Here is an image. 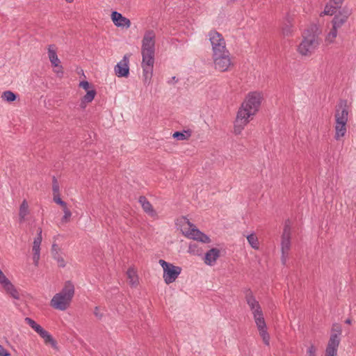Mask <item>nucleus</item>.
I'll return each mask as SVG.
<instances>
[{
	"label": "nucleus",
	"mask_w": 356,
	"mask_h": 356,
	"mask_svg": "<svg viewBox=\"0 0 356 356\" xmlns=\"http://www.w3.org/2000/svg\"><path fill=\"white\" fill-rule=\"evenodd\" d=\"M246 301L252 314L259 336L261 337L263 342L266 346H269L270 335L268 332L267 325L261 305L251 292L246 295Z\"/></svg>",
	"instance_id": "f257e3e1"
},
{
	"label": "nucleus",
	"mask_w": 356,
	"mask_h": 356,
	"mask_svg": "<svg viewBox=\"0 0 356 356\" xmlns=\"http://www.w3.org/2000/svg\"><path fill=\"white\" fill-rule=\"evenodd\" d=\"M74 295V285L67 282L63 289L52 297L50 306L56 310L65 311L70 308Z\"/></svg>",
	"instance_id": "f03ea898"
},
{
	"label": "nucleus",
	"mask_w": 356,
	"mask_h": 356,
	"mask_svg": "<svg viewBox=\"0 0 356 356\" xmlns=\"http://www.w3.org/2000/svg\"><path fill=\"white\" fill-rule=\"evenodd\" d=\"M316 27H312L302 33V40L298 47V51L304 56L312 55L320 44Z\"/></svg>",
	"instance_id": "7ed1b4c3"
},
{
	"label": "nucleus",
	"mask_w": 356,
	"mask_h": 356,
	"mask_svg": "<svg viewBox=\"0 0 356 356\" xmlns=\"http://www.w3.org/2000/svg\"><path fill=\"white\" fill-rule=\"evenodd\" d=\"M262 99L263 95L261 92H249L239 108L238 113L240 116L242 115L243 118L246 117L250 120L258 112Z\"/></svg>",
	"instance_id": "20e7f679"
},
{
	"label": "nucleus",
	"mask_w": 356,
	"mask_h": 356,
	"mask_svg": "<svg viewBox=\"0 0 356 356\" xmlns=\"http://www.w3.org/2000/svg\"><path fill=\"white\" fill-rule=\"evenodd\" d=\"M176 225L180 227L182 234L187 238L204 243H209L211 240L208 236L200 232L195 225L186 217H181L176 220Z\"/></svg>",
	"instance_id": "39448f33"
},
{
	"label": "nucleus",
	"mask_w": 356,
	"mask_h": 356,
	"mask_svg": "<svg viewBox=\"0 0 356 356\" xmlns=\"http://www.w3.org/2000/svg\"><path fill=\"white\" fill-rule=\"evenodd\" d=\"M348 111L346 103L341 102L336 108L335 118V136L339 140L343 137L347 131L346 124L348 122Z\"/></svg>",
	"instance_id": "423d86ee"
},
{
	"label": "nucleus",
	"mask_w": 356,
	"mask_h": 356,
	"mask_svg": "<svg viewBox=\"0 0 356 356\" xmlns=\"http://www.w3.org/2000/svg\"><path fill=\"white\" fill-rule=\"evenodd\" d=\"M155 40L154 31L153 30L146 31L142 40V61H154Z\"/></svg>",
	"instance_id": "0eeeda50"
},
{
	"label": "nucleus",
	"mask_w": 356,
	"mask_h": 356,
	"mask_svg": "<svg viewBox=\"0 0 356 356\" xmlns=\"http://www.w3.org/2000/svg\"><path fill=\"white\" fill-rule=\"evenodd\" d=\"M212 58L215 70L220 72H227L234 66L229 51L213 54Z\"/></svg>",
	"instance_id": "6e6552de"
},
{
	"label": "nucleus",
	"mask_w": 356,
	"mask_h": 356,
	"mask_svg": "<svg viewBox=\"0 0 356 356\" xmlns=\"http://www.w3.org/2000/svg\"><path fill=\"white\" fill-rule=\"evenodd\" d=\"M291 221L286 220L284 222L283 232L281 237V250L282 264L286 265V259L291 249Z\"/></svg>",
	"instance_id": "1a4fd4ad"
},
{
	"label": "nucleus",
	"mask_w": 356,
	"mask_h": 356,
	"mask_svg": "<svg viewBox=\"0 0 356 356\" xmlns=\"http://www.w3.org/2000/svg\"><path fill=\"white\" fill-rule=\"evenodd\" d=\"M209 38L212 47L213 54L227 51L225 40L220 33L212 30L209 33Z\"/></svg>",
	"instance_id": "9d476101"
},
{
	"label": "nucleus",
	"mask_w": 356,
	"mask_h": 356,
	"mask_svg": "<svg viewBox=\"0 0 356 356\" xmlns=\"http://www.w3.org/2000/svg\"><path fill=\"white\" fill-rule=\"evenodd\" d=\"M0 284H1L6 292L12 298L16 300L20 298L19 293L13 284L6 277L3 273L0 270Z\"/></svg>",
	"instance_id": "9b49d317"
},
{
	"label": "nucleus",
	"mask_w": 356,
	"mask_h": 356,
	"mask_svg": "<svg viewBox=\"0 0 356 356\" xmlns=\"http://www.w3.org/2000/svg\"><path fill=\"white\" fill-rule=\"evenodd\" d=\"M351 14V10L346 6L343 7L336 15L332 21V26L337 29H340L347 21L348 17Z\"/></svg>",
	"instance_id": "f8f14e48"
},
{
	"label": "nucleus",
	"mask_w": 356,
	"mask_h": 356,
	"mask_svg": "<svg viewBox=\"0 0 356 356\" xmlns=\"http://www.w3.org/2000/svg\"><path fill=\"white\" fill-rule=\"evenodd\" d=\"M42 228H38L37 236L34 238L32 247L33 261L35 266L38 265L40 259V244L42 242Z\"/></svg>",
	"instance_id": "ddd939ff"
},
{
	"label": "nucleus",
	"mask_w": 356,
	"mask_h": 356,
	"mask_svg": "<svg viewBox=\"0 0 356 356\" xmlns=\"http://www.w3.org/2000/svg\"><path fill=\"white\" fill-rule=\"evenodd\" d=\"M129 56L124 55L122 60L115 67V74L118 77H127L129 74Z\"/></svg>",
	"instance_id": "4468645a"
},
{
	"label": "nucleus",
	"mask_w": 356,
	"mask_h": 356,
	"mask_svg": "<svg viewBox=\"0 0 356 356\" xmlns=\"http://www.w3.org/2000/svg\"><path fill=\"white\" fill-rule=\"evenodd\" d=\"M154 61H142V67L143 70V82L145 85H149L151 83L152 74H153V67Z\"/></svg>",
	"instance_id": "2eb2a0df"
},
{
	"label": "nucleus",
	"mask_w": 356,
	"mask_h": 356,
	"mask_svg": "<svg viewBox=\"0 0 356 356\" xmlns=\"http://www.w3.org/2000/svg\"><path fill=\"white\" fill-rule=\"evenodd\" d=\"M339 345V340L337 336H332L328 341L325 356H337V350Z\"/></svg>",
	"instance_id": "dca6fc26"
},
{
	"label": "nucleus",
	"mask_w": 356,
	"mask_h": 356,
	"mask_svg": "<svg viewBox=\"0 0 356 356\" xmlns=\"http://www.w3.org/2000/svg\"><path fill=\"white\" fill-rule=\"evenodd\" d=\"M111 19L116 26L129 28L131 26V21L117 11L112 13Z\"/></svg>",
	"instance_id": "f3484780"
},
{
	"label": "nucleus",
	"mask_w": 356,
	"mask_h": 356,
	"mask_svg": "<svg viewBox=\"0 0 356 356\" xmlns=\"http://www.w3.org/2000/svg\"><path fill=\"white\" fill-rule=\"evenodd\" d=\"M181 273V268H163V279L167 284L175 281Z\"/></svg>",
	"instance_id": "a211bd4d"
},
{
	"label": "nucleus",
	"mask_w": 356,
	"mask_h": 356,
	"mask_svg": "<svg viewBox=\"0 0 356 356\" xmlns=\"http://www.w3.org/2000/svg\"><path fill=\"white\" fill-rule=\"evenodd\" d=\"M48 57L51 65L54 67H60V60L58 58L56 53V47L54 44L48 46Z\"/></svg>",
	"instance_id": "6ab92c4d"
},
{
	"label": "nucleus",
	"mask_w": 356,
	"mask_h": 356,
	"mask_svg": "<svg viewBox=\"0 0 356 356\" xmlns=\"http://www.w3.org/2000/svg\"><path fill=\"white\" fill-rule=\"evenodd\" d=\"M139 202L141 204L143 209L151 217H156L157 213L153 209L151 203L147 200V198L144 196H140L139 197Z\"/></svg>",
	"instance_id": "aec40b11"
},
{
	"label": "nucleus",
	"mask_w": 356,
	"mask_h": 356,
	"mask_svg": "<svg viewBox=\"0 0 356 356\" xmlns=\"http://www.w3.org/2000/svg\"><path fill=\"white\" fill-rule=\"evenodd\" d=\"M250 122V119L246 117L240 116V114L237 113L236 119L234 124V133L236 134H240L241 131L243 129L245 126Z\"/></svg>",
	"instance_id": "412c9836"
},
{
	"label": "nucleus",
	"mask_w": 356,
	"mask_h": 356,
	"mask_svg": "<svg viewBox=\"0 0 356 356\" xmlns=\"http://www.w3.org/2000/svg\"><path fill=\"white\" fill-rule=\"evenodd\" d=\"M51 253L53 254L54 258L57 260L58 266L59 267H65L67 263L64 259V257L61 252H60V250L58 246L56 244H53L51 247Z\"/></svg>",
	"instance_id": "4be33fe9"
},
{
	"label": "nucleus",
	"mask_w": 356,
	"mask_h": 356,
	"mask_svg": "<svg viewBox=\"0 0 356 356\" xmlns=\"http://www.w3.org/2000/svg\"><path fill=\"white\" fill-rule=\"evenodd\" d=\"M220 252L216 248H212L208 251L204 257V261L207 265L212 266L219 257Z\"/></svg>",
	"instance_id": "5701e85b"
},
{
	"label": "nucleus",
	"mask_w": 356,
	"mask_h": 356,
	"mask_svg": "<svg viewBox=\"0 0 356 356\" xmlns=\"http://www.w3.org/2000/svg\"><path fill=\"white\" fill-rule=\"evenodd\" d=\"M127 275L129 284L133 286H136L138 284L139 279L135 268H129Z\"/></svg>",
	"instance_id": "b1692460"
},
{
	"label": "nucleus",
	"mask_w": 356,
	"mask_h": 356,
	"mask_svg": "<svg viewBox=\"0 0 356 356\" xmlns=\"http://www.w3.org/2000/svg\"><path fill=\"white\" fill-rule=\"evenodd\" d=\"M40 336L43 339L45 344H49L54 348H57L56 341L47 331L44 330L42 333H40Z\"/></svg>",
	"instance_id": "393cba45"
},
{
	"label": "nucleus",
	"mask_w": 356,
	"mask_h": 356,
	"mask_svg": "<svg viewBox=\"0 0 356 356\" xmlns=\"http://www.w3.org/2000/svg\"><path fill=\"white\" fill-rule=\"evenodd\" d=\"M29 205L27 202L24 200L19 207V216L20 222H22L25 220V217L29 214Z\"/></svg>",
	"instance_id": "a878e982"
},
{
	"label": "nucleus",
	"mask_w": 356,
	"mask_h": 356,
	"mask_svg": "<svg viewBox=\"0 0 356 356\" xmlns=\"http://www.w3.org/2000/svg\"><path fill=\"white\" fill-rule=\"evenodd\" d=\"M247 240L250 245L254 250H258L259 248V242L258 237L254 233L250 234L247 236Z\"/></svg>",
	"instance_id": "bb28decb"
},
{
	"label": "nucleus",
	"mask_w": 356,
	"mask_h": 356,
	"mask_svg": "<svg viewBox=\"0 0 356 356\" xmlns=\"http://www.w3.org/2000/svg\"><path fill=\"white\" fill-rule=\"evenodd\" d=\"M95 95H96V91L95 90L92 89V90H88L86 95L83 96V97L81 100V106L85 107V105H84L85 103L91 102L94 99Z\"/></svg>",
	"instance_id": "cd10ccee"
},
{
	"label": "nucleus",
	"mask_w": 356,
	"mask_h": 356,
	"mask_svg": "<svg viewBox=\"0 0 356 356\" xmlns=\"http://www.w3.org/2000/svg\"><path fill=\"white\" fill-rule=\"evenodd\" d=\"M287 24H284L282 28V32L284 35L289 36L291 35L293 33V26L291 24V18L289 16H287L286 18Z\"/></svg>",
	"instance_id": "c85d7f7f"
},
{
	"label": "nucleus",
	"mask_w": 356,
	"mask_h": 356,
	"mask_svg": "<svg viewBox=\"0 0 356 356\" xmlns=\"http://www.w3.org/2000/svg\"><path fill=\"white\" fill-rule=\"evenodd\" d=\"M338 29L333 27L330 29V32L325 38V42L327 44H332L334 42L335 38L337 36Z\"/></svg>",
	"instance_id": "c756f323"
},
{
	"label": "nucleus",
	"mask_w": 356,
	"mask_h": 356,
	"mask_svg": "<svg viewBox=\"0 0 356 356\" xmlns=\"http://www.w3.org/2000/svg\"><path fill=\"white\" fill-rule=\"evenodd\" d=\"M172 136L179 140H184L190 138L191 133L189 131H184L183 132L176 131L173 134Z\"/></svg>",
	"instance_id": "7c9ffc66"
},
{
	"label": "nucleus",
	"mask_w": 356,
	"mask_h": 356,
	"mask_svg": "<svg viewBox=\"0 0 356 356\" xmlns=\"http://www.w3.org/2000/svg\"><path fill=\"white\" fill-rule=\"evenodd\" d=\"M1 98L4 100V101H6L8 102H14L16 98H17V96L12 91L10 90H7V91H5L2 93L1 95Z\"/></svg>",
	"instance_id": "2f4dec72"
},
{
	"label": "nucleus",
	"mask_w": 356,
	"mask_h": 356,
	"mask_svg": "<svg viewBox=\"0 0 356 356\" xmlns=\"http://www.w3.org/2000/svg\"><path fill=\"white\" fill-rule=\"evenodd\" d=\"M337 11V8L330 1L326 4L323 14L325 15H332Z\"/></svg>",
	"instance_id": "473e14b6"
},
{
	"label": "nucleus",
	"mask_w": 356,
	"mask_h": 356,
	"mask_svg": "<svg viewBox=\"0 0 356 356\" xmlns=\"http://www.w3.org/2000/svg\"><path fill=\"white\" fill-rule=\"evenodd\" d=\"M63 211L64 215H63V218H61V222L67 223L70 220V218L72 216V212L68 209L67 207L63 208Z\"/></svg>",
	"instance_id": "72a5a7b5"
},
{
	"label": "nucleus",
	"mask_w": 356,
	"mask_h": 356,
	"mask_svg": "<svg viewBox=\"0 0 356 356\" xmlns=\"http://www.w3.org/2000/svg\"><path fill=\"white\" fill-rule=\"evenodd\" d=\"M188 252L193 254H201L202 253V250L198 248V245L196 243H191L188 247Z\"/></svg>",
	"instance_id": "f704fd0d"
},
{
	"label": "nucleus",
	"mask_w": 356,
	"mask_h": 356,
	"mask_svg": "<svg viewBox=\"0 0 356 356\" xmlns=\"http://www.w3.org/2000/svg\"><path fill=\"white\" fill-rule=\"evenodd\" d=\"M341 334V327L339 324H334L332 328V334L330 339L335 335L337 339L340 341L339 336Z\"/></svg>",
	"instance_id": "c9c22d12"
},
{
	"label": "nucleus",
	"mask_w": 356,
	"mask_h": 356,
	"mask_svg": "<svg viewBox=\"0 0 356 356\" xmlns=\"http://www.w3.org/2000/svg\"><path fill=\"white\" fill-rule=\"evenodd\" d=\"M317 348L314 344H310L306 351V356H316Z\"/></svg>",
	"instance_id": "e433bc0d"
},
{
	"label": "nucleus",
	"mask_w": 356,
	"mask_h": 356,
	"mask_svg": "<svg viewBox=\"0 0 356 356\" xmlns=\"http://www.w3.org/2000/svg\"><path fill=\"white\" fill-rule=\"evenodd\" d=\"M53 200L54 202L61 206L63 209L67 207V203L61 200L60 195H54Z\"/></svg>",
	"instance_id": "4c0bfd02"
},
{
	"label": "nucleus",
	"mask_w": 356,
	"mask_h": 356,
	"mask_svg": "<svg viewBox=\"0 0 356 356\" xmlns=\"http://www.w3.org/2000/svg\"><path fill=\"white\" fill-rule=\"evenodd\" d=\"M53 195H60L59 193V186L57 181V179L54 177L53 178V186H52Z\"/></svg>",
	"instance_id": "58836bf2"
},
{
	"label": "nucleus",
	"mask_w": 356,
	"mask_h": 356,
	"mask_svg": "<svg viewBox=\"0 0 356 356\" xmlns=\"http://www.w3.org/2000/svg\"><path fill=\"white\" fill-rule=\"evenodd\" d=\"M344 1L345 0H330V2L333 4L337 9H338L341 8Z\"/></svg>",
	"instance_id": "ea45409f"
},
{
	"label": "nucleus",
	"mask_w": 356,
	"mask_h": 356,
	"mask_svg": "<svg viewBox=\"0 0 356 356\" xmlns=\"http://www.w3.org/2000/svg\"><path fill=\"white\" fill-rule=\"evenodd\" d=\"M25 321L26 323L30 326L31 327L33 330L35 329V327H37V325H38V323H36L33 319L30 318H25Z\"/></svg>",
	"instance_id": "a19ab883"
},
{
	"label": "nucleus",
	"mask_w": 356,
	"mask_h": 356,
	"mask_svg": "<svg viewBox=\"0 0 356 356\" xmlns=\"http://www.w3.org/2000/svg\"><path fill=\"white\" fill-rule=\"evenodd\" d=\"M25 321L26 323L30 326L31 327L33 330L35 329V327H37V325H38V323H36L33 319L30 318H25Z\"/></svg>",
	"instance_id": "79ce46f5"
},
{
	"label": "nucleus",
	"mask_w": 356,
	"mask_h": 356,
	"mask_svg": "<svg viewBox=\"0 0 356 356\" xmlns=\"http://www.w3.org/2000/svg\"><path fill=\"white\" fill-rule=\"evenodd\" d=\"M79 87L88 91L90 88V83L87 81H83L79 83Z\"/></svg>",
	"instance_id": "37998d69"
},
{
	"label": "nucleus",
	"mask_w": 356,
	"mask_h": 356,
	"mask_svg": "<svg viewBox=\"0 0 356 356\" xmlns=\"http://www.w3.org/2000/svg\"><path fill=\"white\" fill-rule=\"evenodd\" d=\"M0 356H10V353L0 345Z\"/></svg>",
	"instance_id": "c03bdc74"
},
{
	"label": "nucleus",
	"mask_w": 356,
	"mask_h": 356,
	"mask_svg": "<svg viewBox=\"0 0 356 356\" xmlns=\"http://www.w3.org/2000/svg\"><path fill=\"white\" fill-rule=\"evenodd\" d=\"M159 262L160 265L161 266V267H175L174 265H172L171 264H168V262H166L165 261H164L163 259H160Z\"/></svg>",
	"instance_id": "a18cd8bd"
},
{
	"label": "nucleus",
	"mask_w": 356,
	"mask_h": 356,
	"mask_svg": "<svg viewBox=\"0 0 356 356\" xmlns=\"http://www.w3.org/2000/svg\"><path fill=\"white\" fill-rule=\"evenodd\" d=\"M54 72L59 76H62L63 74V70L62 65H60V67H56Z\"/></svg>",
	"instance_id": "49530a36"
},
{
	"label": "nucleus",
	"mask_w": 356,
	"mask_h": 356,
	"mask_svg": "<svg viewBox=\"0 0 356 356\" xmlns=\"http://www.w3.org/2000/svg\"><path fill=\"white\" fill-rule=\"evenodd\" d=\"M94 314L99 318H102L103 316L101 309L99 307H95Z\"/></svg>",
	"instance_id": "de8ad7c7"
},
{
	"label": "nucleus",
	"mask_w": 356,
	"mask_h": 356,
	"mask_svg": "<svg viewBox=\"0 0 356 356\" xmlns=\"http://www.w3.org/2000/svg\"><path fill=\"white\" fill-rule=\"evenodd\" d=\"M34 330L40 335L44 329H43L39 324L35 327Z\"/></svg>",
	"instance_id": "09e8293b"
},
{
	"label": "nucleus",
	"mask_w": 356,
	"mask_h": 356,
	"mask_svg": "<svg viewBox=\"0 0 356 356\" xmlns=\"http://www.w3.org/2000/svg\"><path fill=\"white\" fill-rule=\"evenodd\" d=\"M346 323H347V324H350V323H351V320H350V319H349V318H348V319H347V320H346Z\"/></svg>",
	"instance_id": "8fccbe9b"
},
{
	"label": "nucleus",
	"mask_w": 356,
	"mask_h": 356,
	"mask_svg": "<svg viewBox=\"0 0 356 356\" xmlns=\"http://www.w3.org/2000/svg\"><path fill=\"white\" fill-rule=\"evenodd\" d=\"M68 3H72L74 0H66Z\"/></svg>",
	"instance_id": "3c124183"
},
{
	"label": "nucleus",
	"mask_w": 356,
	"mask_h": 356,
	"mask_svg": "<svg viewBox=\"0 0 356 356\" xmlns=\"http://www.w3.org/2000/svg\"><path fill=\"white\" fill-rule=\"evenodd\" d=\"M175 77H172V81H175Z\"/></svg>",
	"instance_id": "603ef678"
}]
</instances>
